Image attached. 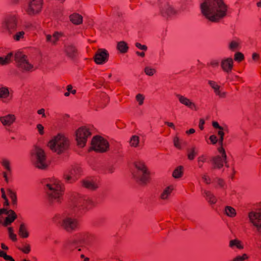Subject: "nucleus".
Segmentation results:
<instances>
[{
  "label": "nucleus",
  "instance_id": "nucleus-1",
  "mask_svg": "<svg viewBox=\"0 0 261 261\" xmlns=\"http://www.w3.org/2000/svg\"><path fill=\"white\" fill-rule=\"evenodd\" d=\"M200 9L205 18L214 22L225 17L227 11V7L223 0H203Z\"/></svg>",
  "mask_w": 261,
  "mask_h": 261
},
{
  "label": "nucleus",
  "instance_id": "nucleus-2",
  "mask_svg": "<svg viewBox=\"0 0 261 261\" xmlns=\"http://www.w3.org/2000/svg\"><path fill=\"white\" fill-rule=\"evenodd\" d=\"M46 193L51 203H61L63 200L65 187L62 182L55 178H48L44 182Z\"/></svg>",
  "mask_w": 261,
  "mask_h": 261
},
{
  "label": "nucleus",
  "instance_id": "nucleus-3",
  "mask_svg": "<svg viewBox=\"0 0 261 261\" xmlns=\"http://www.w3.org/2000/svg\"><path fill=\"white\" fill-rule=\"evenodd\" d=\"M53 220L55 223L68 232H72L76 230L79 226L78 220L66 213L55 215Z\"/></svg>",
  "mask_w": 261,
  "mask_h": 261
},
{
  "label": "nucleus",
  "instance_id": "nucleus-4",
  "mask_svg": "<svg viewBox=\"0 0 261 261\" xmlns=\"http://www.w3.org/2000/svg\"><path fill=\"white\" fill-rule=\"evenodd\" d=\"M31 161L36 168L41 170L47 169L50 164L46 153L38 147H35L31 150Z\"/></svg>",
  "mask_w": 261,
  "mask_h": 261
},
{
  "label": "nucleus",
  "instance_id": "nucleus-5",
  "mask_svg": "<svg viewBox=\"0 0 261 261\" xmlns=\"http://www.w3.org/2000/svg\"><path fill=\"white\" fill-rule=\"evenodd\" d=\"M68 142L63 135L58 134L55 136L48 143V146L53 151L60 154L68 147Z\"/></svg>",
  "mask_w": 261,
  "mask_h": 261
},
{
  "label": "nucleus",
  "instance_id": "nucleus-6",
  "mask_svg": "<svg viewBox=\"0 0 261 261\" xmlns=\"http://www.w3.org/2000/svg\"><path fill=\"white\" fill-rule=\"evenodd\" d=\"M135 169L133 173L137 181L142 184L146 183L149 178V172L144 162L137 161L134 163Z\"/></svg>",
  "mask_w": 261,
  "mask_h": 261
},
{
  "label": "nucleus",
  "instance_id": "nucleus-7",
  "mask_svg": "<svg viewBox=\"0 0 261 261\" xmlns=\"http://www.w3.org/2000/svg\"><path fill=\"white\" fill-rule=\"evenodd\" d=\"M19 16L16 14H10L5 17L1 25V30L3 33L12 34L17 28Z\"/></svg>",
  "mask_w": 261,
  "mask_h": 261
},
{
  "label": "nucleus",
  "instance_id": "nucleus-8",
  "mask_svg": "<svg viewBox=\"0 0 261 261\" xmlns=\"http://www.w3.org/2000/svg\"><path fill=\"white\" fill-rule=\"evenodd\" d=\"M248 217L251 225L261 233V202L256 203L255 210L250 212Z\"/></svg>",
  "mask_w": 261,
  "mask_h": 261
},
{
  "label": "nucleus",
  "instance_id": "nucleus-9",
  "mask_svg": "<svg viewBox=\"0 0 261 261\" xmlns=\"http://www.w3.org/2000/svg\"><path fill=\"white\" fill-rule=\"evenodd\" d=\"M73 200L76 206L81 209L90 210L95 206L94 202L88 196L74 193Z\"/></svg>",
  "mask_w": 261,
  "mask_h": 261
},
{
  "label": "nucleus",
  "instance_id": "nucleus-10",
  "mask_svg": "<svg viewBox=\"0 0 261 261\" xmlns=\"http://www.w3.org/2000/svg\"><path fill=\"white\" fill-rule=\"evenodd\" d=\"M42 4V0H28L22 10L28 15L35 16L41 12Z\"/></svg>",
  "mask_w": 261,
  "mask_h": 261
},
{
  "label": "nucleus",
  "instance_id": "nucleus-11",
  "mask_svg": "<svg viewBox=\"0 0 261 261\" xmlns=\"http://www.w3.org/2000/svg\"><path fill=\"white\" fill-rule=\"evenodd\" d=\"M91 127L82 126L76 131V140L77 145L84 147L87 143V139L92 135Z\"/></svg>",
  "mask_w": 261,
  "mask_h": 261
},
{
  "label": "nucleus",
  "instance_id": "nucleus-12",
  "mask_svg": "<svg viewBox=\"0 0 261 261\" xmlns=\"http://www.w3.org/2000/svg\"><path fill=\"white\" fill-rule=\"evenodd\" d=\"M17 66L21 70L25 71H32L33 65L29 61L28 57L21 52L16 53L14 56Z\"/></svg>",
  "mask_w": 261,
  "mask_h": 261
},
{
  "label": "nucleus",
  "instance_id": "nucleus-13",
  "mask_svg": "<svg viewBox=\"0 0 261 261\" xmlns=\"http://www.w3.org/2000/svg\"><path fill=\"white\" fill-rule=\"evenodd\" d=\"M109 144L107 140L99 136L94 137L91 141V148L97 152H105L109 148Z\"/></svg>",
  "mask_w": 261,
  "mask_h": 261
},
{
  "label": "nucleus",
  "instance_id": "nucleus-14",
  "mask_svg": "<svg viewBox=\"0 0 261 261\" xmlns=\"http://www.w3.org/2000/svg\"><path fill=\"white\" fill-rule=\"evenodd\" d=\"M16 218L17 215L13 211L0 208V223L4 226L11 224Z\"/></svg>",
  "mask_w": 261,
  "mask_h": 261
},
{
  "label": "nucleus",
  "instance_id": "nucleus-15",
  "mask_svg": "<svg viewBox=\"0 0 261 261\" xmlns=\"http://www.w3.org/2000/svg\"><path fill=\"white\" fill-rule=\"evenodd\" d=\"M82 170L76 165L71 167L64 173V178L68 182L75 181L80 176Z\"/></svg>",
  "mask_w": 261,
  "mask_h": 261
},
{
  "label": "nucleus",
  "instance_id": "nucleus-16",
  "mask_svg": "<svg viewBox=\"0 0 261 261\" xmlns=\"http://www.w3.org/2000/svg\"><path fill=\"white\" fill-rule=\"evenodd\" d=\"M218 150L220 155L214 157L212 162L214 168L220 169L226 163V154L223 147H219Z\"/></svg>",
  "mask_w": 261,
  "mask_h": 261
},
{
  "label": "nucleus",
  "instance_id": "nucleus-17",
  "mask_svg": "<svg viewBox=\"0 0 261 261\" xmlns=\"http://www.w3.org/2000/svg\"><path fill=\"white\" fill-rule=\"evenodd\" d=\"M109 54L108 51L103 48L97 49L94 57V62L99 65L106 63L109 59Z\"/></svg>",
  "mask_w": 261,
  "mask_h": 261
},
{
  "label": "nucleus",
  "instance_id": "nucleus-18",
  "mask_svg": "<svg viewBox=\"0 0 261 261\" xmlns=\"http://www.w3.org/2000/svg\"><path fill=\"white\" fill-rule=\"evenodd\" d=\"M208 84L213 90L215 95L219 98H225L227 96V92L223 90L222 87L216 81L210 80L208 81Z\"/></svg>",
  "mask_w": 261,
  "mask_h": 261
},
{
  "label": "nucleus",
  "instance_id": "nucleus-19",
  "mask_svg": "<svg viewBox=\"0 0 261 261\" xmlns=\"http://www.w3.org/2000/svg\"><path fill=\"white\" fill-rule=\"evenodd\" d=\"M179 102L191 110L197 111L198 108L196 104L191 99L179 94L176 95Z\"/></svg>",
  "mask_w": 261,
  "mask_h": 261
},
{
  "label": "nucleus",
  "instance_id": "nucleus-20",
  "mask_svg": "<svg viewBox=\"0 0 261 261\" xmlns=\"http://www.w3.org/2000/svg\"><path fill=\"white\" fill-rule=\"evenodd\" d=\"M78 240L76 239L74 236L66 241L63 244V249L65 251L71 252L76 248L79 244Z\"/></svg>",
  "mask_w": 261,
  "mask_h": 261
},
{
  "label": "nucleus",
  "instance_id": "nucleus-21",
  "mask_svg": "<svg viewBox=\"0 0 261 261\" xmlns=\"http://www.w3.org/2000/svg\"><path fill=\"white\" fill-rule=\"evenodd\" d=\"M174 190V186L170 185L164 188L161 191L159 198L164 201H168L170 199Z\"/></svg>",
  "mask_w": 261,
  "mask_h": 261
},
{
  "label": "nucleus",
  "instance_id": "nucleus-22",
  "mask_svg": "<svg viewBox=\"0 0 261 261\" xmlns=\"http://www.w3.org/2000/svg\"><path fill=\"white\" fill-rule=\"evenodd\" d=\"M233 67V60L232 58L223 59L221 61V67L222 70L227 73L231 72Z\"/></svg>",
  "mask_w": 261,
  "mask_h": 261
},
{
  "label": "nucleus",
  "instance_id": "nucleus-23",
  "mask_svg": "<svg viewBox=\"0 0 261 261\" xmlns=\"http://www.w3.org/2000/svg\"><path fill=\"white\" fill-rule=\"evenodd\" d=\"M64 53L66 57L70 59H74L78 54V51L75 46L71 44L65 45Z\"/></svg>",
  "mask_w": 261,
  "mask_h": 261
},
{
  "label": "nucleus",
  "instance_id": "nucleus-24",
  "mask_svg": "<svg viewBox=\"0 0 261 261\" xmlns=\"http://www.w3.org/2000/svg\"><path fill=\"white\" fill-rule=\"evenodd\" d=\"M0 163L3 166L5 171L3 172V177L6 182L8 181V177L11 174V168L10 166V162L9 160L6 158L2 159Z\"/></svg>",
  "mask_w": 261,
  "mask_h": 261
},
{
  "label": "nucleus",
  "instance_id": "nucleus-25",
  "mask_svg": "<svg viewBox=\"0 0 261 261\" xmlns=\"http://www.w3.org/2000/svg\"><path fill=\"white\" fill-rule=\"evenodd\" d=\"M74 237L78 240L79 244H82L91 241L93 236L92 234L88 231H83L75 234Z\"/></svg>",
  "mask_w": 261,
  "mask_h": 261
},
{
  "label": "nucleus",
  "instance_id": "nucleus-26",
  "mask_svg": "<svg viewBox=\"0 0 261 261\" xmlns=\"http://www.w3.org/2000/svg\"><path fill=\"white\" fill-rule=\"evenodd\" d=\"M16 117L15 115L9 114L3 116H0V121L5 127L11 126L16 121Z\"/></svg>",
  "mask_w": 261,
  "mask_h": 261
},
{
  "label": "nucleus",
  "instance_id": "nucleus-27",
  "mask_svg": "<svg viewBox=\"0 0 261 261\" xmlns=\"http://www.w3.org/2000/svg\"><path fill=\"white\" fill-rule=\"evenodd\" d=\"M174 9L168 3H164L161 8V13L164 17H170L175 14Z\"/></svg>",
  "mask_w": 261,
  "mask_h": 261
},
{
  "label": "nucleus",
  "instance_id": "nucleus-28",
  "mask_svg": "<svg viewBox=\"0 0 261 261\" xmlns=\"http://www.w3.org/2000/svg\"><path fill=\"white\" fill-rule=\"evenodd\" d=\"M0 99L5 102H8L11 99L9 90L6 87H0Z\"/></svg>",
  "mask_w": 261,
  "mask_h": 261
},
{
  "label": "nucleus",
  "instance_id": "nucleus-29",
  "mask_svg": "<svg viewBox=\"0 0 261 261\" xmlns=\"http://www.w3.org/2000/svg\"><path fill=\"white\" fill-rule=\"evenodd\" d=\"M83 186L91 190H94L97 189L98 187V183L93 179H86L83 181Z\"/></svg>",
  "mask_w": 261,
  "mask_h": 261
},
{
  "label": "nucleus",
  "instance_id": "nucleus-30",
  "mask_svg": "<svg viewBox=\"0 0 261 261\" xmlns=\"http://www.w3.org/2000/svg\"><path fill=\"white\" fill-rule=\"evenodd\" d=\"M229 247L232 249L237 248L239 250L244 248L242 242L238 239H233L229 241Z\"/></svg>",
  "mask_w": 261,
  "mask_h": 261
},
{
  "label": "nucleus",
  "instance_id": "nucleus-31",
  "mask_svg": "<svg viewBox=\"0 0 261 261\" xmlns=\"http://www.w3.org/2000/svg\"><path fill=\"white\" fill-rule=\"evenodd\" d=\"M241 41L239 39L233 40L228 44V48L232 51L239 50L241 47Z\"/></svg>",
  "mask_w": 261,
  "mask_h": 261
},
{
  "label": "nucleus",
  "instance_id": "nucleus-32",
  "mask_svg": "<svg viewBox=\"0 0 261 261\" xmlns=\"http://www.w3.org/2000/svg\"><path fill=\"white\" fill-rule=\"evenodd\" d=\"M70 21L74 24H80L83 22V17L77 13H73L70 17Z\"/></svg>",
  "mask_w": 261,
  "mask_h": 261
},
{
  "label": "nucleus",
  "instance_id": "nucleus-33",
  "mask_svg": "<svg viewBox=\"0 0 261 261\" xmlns=\"http://www.w3.org/2000/svg\"><path fill=\"white\" fill-rule=\"evenodd\" d=\"M18 234L22 238H27L29 236L27 226L24 223L20 225Z\"/></svg>",
  "mask_w": 261,
  "mask_h": 261
},
{
  "label": "nucleus",
  "instance_id": "nucleus-34",
  "mask_svg": "<svg viewBox=\"0 0 261 261\" xmlns=\"http://www.w3.org/2000/svg\"><path fill=\"white\" fill-rule=\"evenodd\" d=\"M61 36V34L56 32L53 35H47L46 36V41L53 44H55Z\"/></svg>",
  "mask_w": 261,
  "mask_h": 261
},
{
  "label": "nucleus",
  "instance_id": "nucleus-35",
  "mask_svg": "<svg viewBox=\"0 0 261 261\" xmlns=\"http://www.w3.org/2000/svg\"><path fill=\"white\" fill-rule=\"evenodd\" d=\"M206 200L211 204H215L217 202L216 197L208 191H205L203 194Z\"/></svg>",
  "mask_w": 261,
  "mask_h": 261
},
{
  "label": "nucleus",
  "instance_id": "nucleus-36",
  "mask_svg": "<svg viewBox=\"0 0 261 261\" xmlns=\"http://www.w3.org/2000/svg\"><path fill=\"white\" fill-rule=\"evenodd\" d=\"M12 57L13 54L12 53L8 54L5 57H1L0 64L2 65H4L10 63L12 61Z\"/></svg>",
  "mask_w": 261,
  "mask_h": 261
},
{
  "label": "nucleus",
  "instance_id": "nucleus-37",
  "mask_svg": "<svg viewBox=\"0 0 261 261\" xmlns=\"http://www.w3.org/2000/svg\"><path fill=\"white\" fill-rule=\"evenodd\" d=\"M117 48L120 53L124 54L127 51L128 47L125 42L120 41L117 43Z\"/></svg>",
  "mask_w": 261,
  "mask_h": 261
},
{
  "label": "nucleus",
  "instance_id": "nucleus-38",
  "mask_svg": "<svg viewBox=\"0 0 261 261\" xmlns=\"http://www.w3.org/2000/svg\"><path fill=\"white\" fill-rule=\"evenodd\" d=\"M225 213L229 217H234L237 214L236 210L230 206H226L225 207Z\"/></svg>",
  "mask_w": 261,
  "mask_h": 261
},
{
  "label": "nucleus",
  "instance_id": "nucleus-39",
  "mask_svg": "<svg viewBox=\"0 0 261 261\" xmlns=\"http://www.w3.org/2000/svg\"><path fill=\"white\" fill-rule=\"evenodd\" d=\"M208 157L207 155L202 154L199 156L197 158L198 166L199 168H202L203 166V164L207 162Z\"/></svg>",
  "mask_w": 261,
  "mask_h": 261
},
{
  "label": "nucleus",
  "instance_id": "nucleus-40",
  "mask_svg": "<svg viewBox=\"0 0 261 261\" xmlns=\"http://www.w3.org/2000/svg\"><path fill=\"white\" fill-rule=\"evenodd\" d=\"M183 174V167L182 166H179L177 167L173 172L172 176L175 178L180 177Z\"/></svg>",
  "mask_w": 261,
  "mask_h": 261
},
{
  "label": "nucleus",
  "instance_id": "nucleus-41",
  "mask_svg": "<svg viewBox=\"0 0 261 261\" xmlns=\"http://www.w3.org/2000/svg\"><path fill=\"white\" fill-rule=\"evenodd\" d=\"M140 142L139 137L138 136H133L129 141V144L132 147H136L138 146Z\"/></svg>",
  "mask_w": 261,
  "mask_h": 261
},
{
  "label": "nucleus",
  "instance_id": "nucleus-42",
  "mask_svg": "<svg viewBox=\"0 0 261 261\" xmlns=\"http://www.w3.org/2000/svg\"><path fill=\"white\" fill-rule=\"evenodd\" d=\"M144 71L145 74L150 76H153L156 72V69L151 66H146Z\"/></svg>",
  "mask_w": 261,
  "mask_h": 261
},
{
  "label": "nucleus",
  "instance_id": "nucleus-43",
  "mask_svg": "<svg viewBox=\"0 0 261 261\" xmlns=\"http://www.w3.org/2000/svg\"><path fill=\"white\" fill-rule=\"evenodd\" d=\"M174 146L178 149H182V142L179 138L177 136H175L173 138Z\"/></svg>",
  "mask_w": 261,
  "mask_h": 261
},
{
  "label": "nucleus",
  "instance_id": "nucleus-44",
  "mask_svg": "<svg viewBox=\"0 0 261 261\" xmlns=\"http://www.w3.org/2000/svg\"><path fill=\"white\" fill-rule=\"evenodd\" d=\"M0 257H3L6 261H15L14 259L11 256L7 255L6 252L1 249Z\"/></svg>",
  "mask_w": 261,
  "mask_h": 261
},
{
  "label": "nucleus",
  "instance_id": "nucleus-45",
  "mask_svg": "<svg viewBox=\"0 0 261 261\" xmlns=\"http://www.w3.org/2000/svg\"><path fill=\"white\" fill-rule=\"evenodd\" d=\"M197 154V151L196 150L195 148L193 147L189 151L188 158L190 160H193Z\"/></svg>",
  "mask_w": 261,
  "mask_h": 261
},
{
  "label": "nucleus",
  "instance_id": "nucleus-46",
  "mask_svg": "<svg viewBox=\"0 0 261 261\" xmlns=\"http://www.w3.org/2000/svg\"><path fill=\"white\" fill-rule=\"evenodd\" d=\"M7 192L8 195L12 200V202L13 204H15L17 201V197L15 192L10 189H8Z\"/></svg>",
  "mask_w": 261,
  "mask_h": 261
},
{
  "label": "nucleus",
  "instance_id": "nucleus-47",
  "mask_svg": "<svg viewBox=\"0 0 261 261\" xmlns=\"http://www.w3.org/2000/svg\"><path fill=\"white\" fill-rule=\"evenodd\" d=\"M8 233L10 239L13 242L17 241V236L13 232V228L11 227L8 228Z\"/></svg>",
  "mask_w": 261,
  "mask_h": 261
},
{
  "label": "nucleus",
  "instance_id": "nucleus-48",
  "mask_svg": "<svg viewBox=\"0 0 261 261\" xmlns=\"http://www.w3.org/2000/svg\"><path fill=\"white\" fill-rule=\"evenodd\" d=\"M19 249L25 254H29L31 251V246L30 244H25Z\"/></svg>",
  "mask_w": 261,
  "mask_h": 261
},
{
  "label": "nucleus",
  "instance_id": "nucleus-49",
  "mask_svg": "<svg viewBox=\"0 0 261 261\" xmlns=\"http://www.w3.org/2000/svg\"><path fill=\"white\" fill-rule=\"evenodd\" d=\"M24 34L25 33L23 31L18 32L13 36V39L15 41H19L24 38Z\"/></svg>",
  "mask_w": 261,
  "mask_h": 261
},
{
  "label": "nucleus",
  "instance_id": "nucleus-50",
  "mask_svg": "<svg viewBox=\"0 0 261 261\" xmlns=\"http://www.w3.org/2000/svg\"><path fill=\"white\" fill-rule=\"evenodd\" d=\"M234 59L237 62H241L244 59V55L240 52H237L234 54Z\"/></svg>",
  "mask_w": 261,
  "mask_h": 261
},
{
  "label": "nucleus",
  "instance_id": "nucleus-51",
  "mask_svg": "<svg viewBox=\"0 0 261 261\" xmlns=\"http://www.w3.org/2000/svg\"><path fill=\"white\" fill-rule=\"evenodd\" d=\"M144 99L145 97L142 94L139 93L136 96V100L139 106H142L143 104Z\"/></svg>",
  "mask_w": 261,
  "mask_h": 261
},
{
  "label": "nucleus",
  "instance_id": "nucleus-52",
  "mask_svg": "<svg viewBox=\"0 0 261 261\" xmlns=\"http://www.w3.org/2000/svg\"><path fill=\"white\" fill-rule=\"evenodd\" d=\"M248 258L246 254H243L242 255H238L234 257L231 261H244L247 259Z\"/></svg>",
  "mask_w": 261,
  "mask_h": 261
},
{
  "label": "nucleus",
  "instance_id": "nucleus-53",
  "mask_svg": "<svg viewBox=\"0 0 261 261\" xmlns=\"http://www.w3.org/2000/svg\"><path fill=\"white\" fill-rule=\"evenodd\" d=\"M201 178L204 182L206 184H210L211 183V179L207 173H204L201 175Z\"/></svg>",
  "mask_w": 261,
  "mask_h": 261
},
{
  "label": "nucleus",
  "instance_id": "nucleus-54",
  "mask_svg": "<svg viewBox=\"0 0 261 261\" xmlns=\"http://www.w3.org/2000/svg\"><path fill=\"white\" fill-rule=\"evenodd\" d=\"M228 127L226 126H224L219 129L218 132V135L219 136V137L224 136L225 133H228Z\"/></svg>",
  "mask_w": 261,
  "mask_h": 261
},
{
  "label": "nucleus",
  "instance_id": "nucleus-55",
  "mask_svg": "<svg viewBox=\"0 0 261 261\" xmlns=\"http://www.w3.org/2000/svg\"><path fill=\"white\" fill-rule=\"evenodd\" d=\"M102 98H103L102 104L101 105V107L102 108H103L107 106V105L109 103V98L108 97V95L106 94H103Z\"/></svg>",
  "mask_w": 261,
  "mask_h": 261
},
{
  "label": "nucleus",
  "instance_id": "nucleus-56",
  "mask_svg": "<svg viewBox=\"0 0 261 261\" xmlns=\"http://www.w3.org/2000/svg\"><path fill=\"white\" fill-rule=\"evenodd\" d=\"M135 46L138 48H139V49H140L141 50H144V51H146L147 49V47L146 45H142V44H141V43H140L139 42L136 43Z\"/></svg>",
  "mask_w": 261,
  "mask_h": 261
},
{
  "label": "nucleus",
  "instance_id": "nucleus-57",
  "mask_svg": "<svg viewBox=\"0 0 261 261\" xmlns=\"http://www.w3.org/2000/svg\"><path fill=\"white\" fill-rule=\"evenodd\" d=\"M36 127L39 134L43 135L44 133L43 126L41 124H38Z\"/></svg>",
  "mask_w": 261,
  "mask_h": 261
},
{
  "label": "nucleus",
  "instance_id": "nucleus-58",
  "mask_svg": "<svg viewBox=\"0 0 261 261\" xmlns=\"http://www.w3.org/2000/svg\"><path fill=\"white\" fill-rule=\"evenodd\" d=\"M209 140H210L211 143L212 144H216L218 141L217 137L214 135L210 137Z\"/></svg>",
  "mask_w": 261,
  "mask_h": 261
},
{
  "label": "nucleus",
  "instance_id": "nucleus-59",
  "mask_svg": "<svg viewBox=\"0 0 261 261\" xmlns=\"http://www.w3.org/2000/svg\"><path fill=\"white\" fill-rule=\"evenodd\" d=\"M210 65L213 67H217L219 65V62L217 60H213L211 61Z\"/></svg>",
  "mask_w": 261,
  "mask_h": 261
},
{
  "label": "nucleus",
  "instance_id": "nucleus-60",
  "mask_svg": "<svg viewBox=\"0 0 261 261\" xmlns=\"http://www.w3.org/2000/svg\"><path fill=\"white\" fill-rule=\"evenodd\" d=\"M216 182L217 183V186L221 188L223 187L225 184L223 180L220 178L217 179Z\"/></svg>",
  "mask_w": 261,
  "mask_h": 261
},
{
  "label": "nucleus",
  "instance_id": "nucleus-61",
  "mask_svg": "<svg viewBox=\"0 0 261 261\" xmlns=\"http://www.w3.org/2000/svg\"><path fill=\"white\" fill-rule=\"evenodd\" d=\"M67 90L73 94L76 93V90L72 89V86L71 85H69L67 86Z\"/></svg>",
  "mask_w": 261,
  "mask_h": 261
},
{
  "label": "nucleus",
  "instance_id": "nucleus-62",
  "mask_svg": "<svg viewBox=\"0 0 261 261\" xmlns=\"http://www.w3.org/2000/svg\"><path fill=\"white\" fill-rule=\"evenodd\" d=\"M37 113L39 115H41L42 117H43V118H45L46 117V115H45V110L44 109H41L38 110L37 111Z\"/></svg>",
  "mask_w": 261,
  "mask_h": 261
},
{
  "label": "nucleus",
  "instance_id": "nucleus-63",
  "mask_svg": "<svg viewBox=\"0 0 261 261\" xmlns=\"http://www.w3.org/2000/svg\"><path fill=\"white\" fill-rule=\"evenodd\" d=\"M212 125L215 128H218L219 129H220V128H221L223 126H220L218 122H216V121H214L213 122V123H212Z\"/></svg>",
  "mask_w": 261,
  "mask_h": 261
},
{
  "label": "nucleus",
  "instance_id": "nucleus-64",
  "mask_svg": "<svg viewBox=\"0 0 261 261\" xmlns=\"http://www.w3.org/2000/svg\"><path fill=\"white\" fill-rule=\"evenodd\" d=\"M204 124V120L201 119H200L199 123V128L202 130L203 129V125Z\"/></svg>",
  "mask_w": 261,
  "mask_h": 261
}]
</instances>
